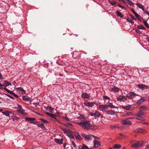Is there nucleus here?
<instances>
[{"instance_id":"1","label":"nucleus","mask_w":149,"mask_h":149,"mask_svg":"<svg viewBox=\"0 0 149 149\" xmlns=\"http://www.w3.org/2000/svg\"><path fill=\"white\" fill-rule=\"evenodd\" d=\"M136 119L143 120L145 119L144 116V112L143 111H139L138 113L136 115Z\"/></svg>"},{"instance_id":"2","label":"nucleus","mask_w":149,"mask_h":149,"mask_svg":"<svg viewBox=\"0 0 149 149\" xmlns=\"http://www.w3.org/2000/svg\"><path fill=\"white\" fill-rule=\"evenodd\" d=\"M77 124L83 128L84 127V116H81L77 118Z\"/></svg>"},{"instance_id":"3","label":"nucleus","mask_w":149,"mask_h":149,"mask_svg":"<svg viewBox=\"0 0 149 149\" xmlns=\"http://www.w3.org/2000/svg\"><path fill=\"white\" fill-rule=\"evenodd\" d=\"M77 124L83 128L84 127V116H81L77 118Z\"/></svg>"},{"instance_id":"4","label":"nucleus","mask_w":149,"mask_h":149,"mask_svg":"<svg viewBox=\"0 0 149 149\" xmlns=\"http://www.w3.org/2000/svg\"><path fill=\"white\" fill-rule=\"evenodd\" d=\"M126 95L127 98L132 100H133L135 97L136 98L137 97H140L138 95L133 92H130L128 93Z\"/></svg>"},{"instance_id":"5","label":"nucleus","mask_w":149,"mask_h":149,"mask_svg":"<svg viewBox=\"0 0 149 149\" xmlns=\"http://www.w3.org/2000/svg\"><path fill=\"white\" fill-rule=\"evenodd\" d=\"M144 145L143 141H137L135 143L132 145V147L134 148H135L137 147H141Z\"/></svg>"},{"instance_id":"6","label":"nucleus","mask_w":149,"mask_h":149,"mask_svg":"<svg viewBox=\"0 0 149 149\" xmlns=\"http://www.w3.org/2000/svg\"><path fill=\"white\" fill-rule=\"evenodd\" d=\"M98 108L99 110L103 112H106L109 109L107 105L103 104L99 105Z\"/></svg>"},{"instance_id":"7","label":"nucleus","mask_w":149,"mask_h":149,"mask_svg":"<svg viewBox=\"0 0 149 149\" xmlns=\"http://www.w3.org/2000/svg\"><path fill=\"white\" fill-rule=\"evenodd\" d=\"M17 106L18 108L17 111L18 112L22 114L26 115V113L24 112V110L22 109L21 106L18 104H17Z\"/></svg>"},{"instance_id":"8","label":"nucleus","mask_w":149,"mask_h":149,"mask_svg":"<svg viewBox=\"0 0 149 149\" xmlns=\"http://www.w3.org/2000/svg\"><path fill=\"white\" fill-rule=\"evenodd\" d=\"M117 100L118 101L125 102L127 100V99L125 96L120 95L117 98Z\"/></svg>"},{"instance_id":"9","label":"nucleus","mask_w":149,"mask_h":149,"mask_svg":"<svg viewBox=\"0 0 149 149\" xmlns=\"http://www.w3.org/2000/svg\"><path fill=\"white\" fill-rule=\"evenodd\" d=\"M120 89V88L115 86H114L110 88L109 91L113 93H118Z\"/></svg>"},{"instance_id":"10","label":"nucleus","mask_w":149,"mask_h":149,"mask_svg":"<svg viewBox=\"0 0 149 149\" xmlns=\"http://www.w3.org/2000/svg\"><path fill=\"white\" fill-rule=\"evenodd\" d=\"M25 120L31 123H36V118H33L26 117Z\"/></svg>"},{"instance_id":"11","label":"nucleus","mask_w":149,"mask_h":149,"mask_svg":"<svg viewBox=\"0 0 149 149\" xmlns=\"http://www.w3.org/2000/svg\"><path fill=\"white\" fill-rule=\"evenodd\" d=\"M110 127L111 130H124V127L122 126L118 127L117 126L114 125H111L110 126Z\"/></svg>"},{"instance_id":"12","label":"nucleus","mask_w":149,"mask_h":149,"mask_svg":"<svg viewBox=\"0 0 149 149\" xmlns=\"http://www.w3.org/2000/svg\"><path fill=\"white\" fill-rule=\"evenodd\" d=\"M92 126V124L89 121L84 122V129H89Z\"/></svg>"},{"instance_id":"13","label":"nucleus","mask_w":149,"mask_h":149,"mask_svg":"<svg viewBox=\"0 0 149 149\" xmlns=\"http://www.w3.org/2000/svg\"><path fill=\"white\" fill-rule=\"evenodd\" d=\"M90 113V116L95 117H99L100 115V113L97 111H95V112H91Z\"/></svg>"},{"instance_id":"14","label":"nucleus","mask_w":149,"mask_h":149,"mask_svg":"<svg viewBox=\"0 0 149 149\" xmlns=\"http://www.w3.org/2000/svg\"><path fill=\"white\" fill-rule=\"evenodd\" d=\"M64 133L67 134V135L70 138L73 139L74 138L73 132L71 131H64Z\"/></svg>"},{"instance_id":"15","label":"nucleus","mask_w":149,"mask_h":149,"mask_svg":"<svg viewBox=\"0 0 149 149\" xmlns=\"http://www.w3.org/2000/svg\"><path fill=\"white\" fill-rule=\"evenodd\" d=\"M17 89L20 94H24L25 93V91L22 87L18 88Z\"/></svg>"},{"instance_id":"16","label":"nucleus","mask_w":149,"mask_h":149,"mask_svg":"<svg viewBox=\"0 0 149 149\" xmlns=\"http://www.w3.org/2000/svg\"><path fill=\"white\" fill-rule=\"evenodd\" d=\"M93 142L94 144V146L95 148L97 147L100 145V142L96 140H94Z\"/></svg>"},{"instance_id":"17","label":"nucleus","mask_w":149,"mask_h":149,"mask_svg":"<svg viewBox=\"0 0 149 149\" xmlns=\"http://www.w3.org/2000/svg\"><path fill=\"white\" fill-rule=\"evenodd\" d=\"M137 86L139 88L142 90H144L148 87L146 85L143 84H138Z\"/></svg>"},{"instance_id":"18","label":"nucleus","mask_w":149,"mask_h":149,"mask_svg":"<svg viewBox=\"0 0 149 149\" xmlns=\"http://www.w3.org/2000/svg\"><path fill=\"white\" fill-rule=\"evenodd\" d=\"M22 99L23 100L31 102L32 101L31 98L26 95L23 96Z\"/></svg>"},{"instance_id":"19","label":"nucleus","mask_w":149,"mask_h":149,"mask_svg":"<svg viewBox=\"0 0 149 149\" xmlns=\"http://www.w3.org/2000/svg\"><path fill=\"white\" fill-rule=\"evenodd\" d=\"M84 105L88 107H92L93 106V104L92 102H84Z\"/></svg>"},{"instance_id":"20","label":"nucleus","mask_w":149,"mask_h":149,"mask_svg":"<svg viewBox=\"0 0 149 149\" xmlns=\"http://www.w3.org/2000/svg\"><path fill=\"white\" fill-rule=\"evenodd\" d=\"M2 113L6 116H9V115L10 114H13V113L12 112L9 111H6L2 112Z\"/></svg>"},{"instance_id":"21","label":"nucleus","mask_w":149,"mask_h":149,"mask_svg":"<svg viewBox=\"0 0 149 149\" xmlns=\"http://www.w3.org/2000/svg\"><path fill=\"white\" fill-rule=\"evenodd\" d=\"M91 134H84V139L86 141H88L91 139Z\"/></svg>"},{"instance_id":"22","label":"nucleus","mask_w":149,"mask_h":149,"mask_svg":"<svg viewBox=\"0 0 149 149\" xmlns=\"http://www.w3.org/2000/svg\"><path fill=\"white\" fill-rule=\"evenodd\" d=\"M127 120H122V124L123 125H130L132 123L131 121Z\"/></svg>"},{"instance_id":"23","label":"nucleus","mask_w":149,"mask_h":149,"mask_svg":"<svg viewBox=\"0 0 149 149\" xmlns=\"http://www.w3.org/2000/svg\"><path fill=\"white\" fill-rule=\"evenodd\" d=\"M11 85V83L8 81H5L3 82V86L7 87V86H10Z\"/></svg>"},{"instance_id":"24","label":"nucleus","mask_w":149,"mask_h":149,"mask_svg":"<svg viewBox=\"0 0 149 149\" xmlns=\"http://www.w3.org/2000/svg\"><path fill=\"white\" fill-rule=\"evenodd\" d=\"M122 108L123 109L126 110H131L132 109V106L130 105H129L128 106H123Z\"/></svg>"},{"instance_id":"25","label":"nucleus","mask_w":149,"mask_h":149,"mask_svg":"<svg viewBox=\"0 0 149 149\" xmlns=\"http://www.w3.org/2000/svg\"><path fill=\"white\" fill-rule=\"evenodd\" d=\"M46 114L50 117L56 120V115H55L50 113L49 112H47Z\"/></svg>"},{"instance_id":"26","label":"nucleus","mask_w":149,"mask_h":149,"mask_svg":"<svg viewBox=\"0 0 149 149\" xmlns=\"http://www.w3.org/2000/svg\"><path fill=\"white\" fill-rule=\"evenodd\" d=\"M136 5L139 8L142 9L143 10H144V7L143 5L139 3H137Z\"/></svg>"},{"instance_id":"27","label":"nucleus","mask_w":149,"mask_h":149,"mask_svg":"<svg viewBox=\"0 0 149 149\" xmlns=\"http://www.w3.org/2000/svg\"><path fill=\"white\" fill-rule=\"evenodd\" d=\"M55 141L58 144L63 143V140L62 139H60L55 138Z\"/></svg>"},{"instance_id":"28","label":"nucleus","mask_w":149,"mask_h":149,"mask_svg":"<svg viewBox=\"0 0 149 149\" xmlns=\"http://www.w3.org/2000/svg\"><path fill=\"white\" fill-rule=\"evenodd\" d=\"M91 97L90 93H84V98L88 99L90 98Z\"/></svg>"},{"instance_id":"29","label":"nucleus","mask_w":149,"mask_h":149,"mask_svg":"<svg viewBox=\"0 0 149 149\" xmlns=\"http://www.w3.org/2000/svg\"><path fill=\"white\" fill-rule=\"evenodd\" d=\"M116 15L118 17H120V18H122L123 17V15L122 14V13L119 11H117L116 12Z\"/></svg>"},{"instance_id":"30","label":"nucleus","mask_w":149,"mask_h":149,"mask_svg":"<svg viewBox=\"0 0 149 149\" xmlns=\"http://www.w3.org/2000/svg\"><path fill=\"white\" fill-rule=\"evenodd\" d=\"M121 147V145L116 144L113 146V148L116 149H119Z\"/></svg>"},{"instance_id":"31","label":"nucleus","mask_w":149,"mask_h":149,"mask_svg":"<svg viewBox=\"0 0 149 149\" xmlns=\"http://www.w3.org/2000/svg\"><path fill=\"white\" fill-rule=\"evenodd\" d=\"M133 115V114L131 112H128L124 114L125 116H130Z\"/></svg>"},{"instance_id":"32","label":"nucleus","mask_w":149,"mask_h":149,"mask_svg":"<svg viewBox=\"0 0 149 149\" xmlns=\"http://www.w3.org/2000/svg\"><path fill=\"white\" fill-rule=\"evenodd\" d=\"M137 28L139 29H142L143 30L146 29V28L142 25L138 26Z\"/></svg>"},{"instance_id":"33","label":"nucleus","mask_w":149,"mask_h":149,"mask_svg":"<svg viewBox=\"0 0 149 149\" xmlns=\"http://www.w3.org/2000/svg\"><path fill=\"white\" fill-rule=\"evenodd\" d=\"M38 126L43 130H45L46 129L43 123L39 124L38 125Z\"/></svg>"},{"instance_id":"34","label":"nucleus","mask_w":149,"mask_h":149,"mask_svg":"<svg viewBox=\"0 0 149 149\" xmlns=\"http://www.w3.org/2000/svg\"><path fill=\"white\" fill-rule=\"evenodd\" d=\"M146 109V107L144 106H141L140 107L139 111H143L145 110Z\"/></svg>"},{"instance_id":"35","label":"nucleus","mask_w":149,"mask_h":149,"mask_svg":"<svg viewBox=\"0 0 149 149\" xmlns=\"http://www.w3.org/2000/svg\"><path fill=\"white\" fill-rule=\"evenodd\" d=\"M3 89L5 91L7 92L8 93L11 94L12 95V94H13V92L10 91V90H8V89L7 88H6V87L3 88Z\"/></svg>"},{"instance_id":"36","label":"nucleus","mask_w":149,"mask_h":149,"mask_svg":"<svg viewBox=\"0 0 149 149\" xmlns=\"http://www.w3.org/2000/svg\"><path fill=\"white\" fill-rule=\"evenodd\" d=\"M107 106H108V107H109L112 108H116V107L114 106L113 105V103H109V104H107Z\"/></svg>"},{"instance_id":"37","label":"nucleus","mask_w":149,"mask_h":149,"mask_svg":"<svg viewBox=\"0 0 149 149\" xmlns=\"http://www.w3.org/2000/svg\"><path fill=\"white\" fill-rule=\"evenodd\" d=\"M107 111V113L109 115H113L114 114V112L112 111L108 110Z\"/></svg>"},{"instance_id":"38","label":"nucleus","mask_w":149,"mask_h":149,"mask_svg":"<svg viewBox=\"0 0 149 149\" xmlns=\"http://www.w3.org/2000/svg\"><path fill=\"white\" fill-rule=\"evenodd\" d=\"M40 120L41 122L44 124H47L48 123V122L47 121L44 119L40 118Z\"/></svg>"},{"instance_id":"39","label":"nucleus","mask_w":149,"mask_h":149,"mask_svg":"<svg viewBox=\"0 0 149 149\" xmlns=\"http://www.w3.org/2000/svg\"><path fill=\"white\" fill-rule=\"evenodd\" d=\"M143 22L145 26L148 28H149V25L147 22L146 21H144Z\"/></svg>"},{"instance_id":"40","label":"nucleus","mask_w":149,"mask_h":149,"mask_svg":"<svg viewBox=\"0 0 149 149\" xmlns=\"http://www.w3.org/2000/svg\"><path fill=\"white\" fill-rule=\"evenodd\" d=\"M127 22H129L130 23L132 24H134V22L132 19H130L129 18H127Z\"/></svg>"},{"instance_id":"41","label":"nucleus","mask_w":149,"mask_h":149,"mask_svg":"<svg viewBox=\"0 0 149 149\" xmlns=\"http://www.w3.org/2000/svg\"><path fill=\"white\" fill-rule=\"evenodd\" d=\"M103 97L104 99L105 100H110V98L107 96H106V95L103 96Z\"/></svg>"},{"instance_id":"42","label":"nucleus","mask_w":149,"mask_h":149,"mask_svg":"<svg viewBox=\"0 0 149 149\" xmlns=\"http://www.w3.org/2000/svg\"><path fill=\"white\" fill-rule=\"evenodd\" d=\"M48 109L49 110V111L50 112H52L54 110V108L50 107H48Z\"/></svg>"},{"instance_id":"43","label":"nucleus","mask_w":149,"mask_h":149,"mask_svg":"<svg viewBox=\"0 0 149 149\" xmlns=\"http://www.w3.org/2000/svg\"><path fill=\"white\" fill-rule=\"evenodd\" d=\"M136 18L139 20H140V19L139 18V15L136 13V12L134 14Z\"/></svg>"},{"instance_id":"44","label":"nucleus","mask_w":149,"mask_h":149,"mask_svg":"<svg viewBox=\"0 0 149 149\" xmlns=\"http://www.w3.org/2000/svg\"><path fill=\"white\" fill-rule=\"evenodd\" d=\"M143 102L142 101V100L141 99V98H140L137 102L136 103L138 104H141L142 103H143Z\"/></svg>"},{"instance_id":"45","label":"nucleus","mask_w":149,"mask_h":149,"mask_svg":"<svg viewBox=\"0 0 149 149\" xmlns=\"http://www.w3.org/2000/svg\"><path fill=\"white\" fill-rule=\"evenodd\" d=\"M128 2V3L129 5H130V6H132L134 4V3L132 2H131V1L130 0H126Z\"/></svg>"},{"instance_id":"46","label":"nucleus","mask_w":149,"mask_h":149,"mask_svg":"<svg viewBox=\"0 0 149 149\" xmlns=\"http://www.w3.org/2000/svg\"><path fill=\"white\" fill-rule=\"evenodd\" d=\"M140 98L143 102L146 101L147 100V98L146 97H142Z\"/></svg>"},{"instance_id":"47","label":"nucleus","mask_w":149,"mask_h":149,"mask_svg":"<svg viewBox=\"0 0 149 149\" xmlns=\"http://www.w3.org/2000/svg\"><path fill=\"white\" fill-rule=\"evenodd\" d=\"M135 31H136V32L139 33V34H141L142 33V31H140L138 29H136V30H135Z\"/></svg>"},{"instance_id":"48","label":"nucleus","mask_w":149,"mask_h":149,"mask_svg":"<svg viewBox=\"0 0 149 149\" xmlns=\"http://www.w3.org/2000/svg\"><path fill=\"white\" fill-rule=\"evenodd\" d=\"M13 120L14 121L16 120H17L18 119V118L17 117H16V116H14L13 117Z\"/></svg>"},{"instance_id":"49","label":"nucleus","mask_w":149,"mask_h":149,"mask_svg":"<svg viewBox=\"0 0 149 149\" xmlns=\"http://www.w3.org/2000/svg\"><path fill=\"white\" fill-rule=\"evenodd\" d=\"M77 53H78V52H73V56L74 58H76V57L77 56H75V55L77 54Z\"/></svg>"},{"instance_id":"50","label":"nucleus","mask_w":149,"mask_h":149,"mask_svg":"<svg viewBox=\"0 0 149 149\" xmlns=\"http://www.w3.org/2000/svg\"><path fill=\"white\" fill-rule=\"evenodd\" d=\"M72 145L75 148H77V146L75 143L73 141H72Z\"/></svg>"},{"instance_id":"51","label":"nucleus","mask_w":149,"mask_h":149,"mask_svg":"<svg viewBox=\"0 0 149 149\" xmlns=\"http://www.w3.org/2000/svg\"><path fill=\"white\" fill-rule=\"evenodd\" d=\"M76 138L77 139H79L80 140H81L82 139V138L79 135H78V136H76Z\"/></svg>"},{"instance_id":"52","label":"nucleus","mask_w":149,"mask_h":149,"mask_svg":"<svg viewBox=\"0 0 149 149\" xmlns=\"http://www.w3.org/2000/svg\"><path fill=\"white\" fill-rule=\"evenodd\" d=\"M64 119L68 121H69L70 120L67 117H64Z\"/></svg>"},{"instance_id":"53","label":"nucleus","mask_w":149,"mask_h":149,"mask_svg":"<svg viewBox=\"0 0 149 149\" xmlns=\"http://www.w3.org/2000/svg\"><path fill=\"white\" fill-rule=\"evenodd\" d=\"M91 136L94 138L95 139H99V138L97 136H95L93 135H91Z\"/></svg>"},{"instance_id":"54","label":"nucleus","mask_w":149,"mask_h":149,"mask_svg":"<svg viewBox=\"0 0 149 149\" xmlns=\"http://www.w3.org/2000/svg\"><path fill=\"white\" fill-rule=\"evenodd\" d=\"M5 95H6L7 97H8L11 98V99H13V97H12V96L8 95V94H5Z\"/></svg>"},{"instance_id":"55","label":"nucleus","mask_w":149,"mask_h":149,"mask_svg":"<svg viewBox=\"0 0 149 149\" xmlns=\"http://www.w3.org/2000/svg\"><path fill=\"white\" fill-rule=\"evenodd\" d=\"M83 146H81L79 147V149H84V144H83Z\"/></svg>"},{"instance_id":"56","label":"nucleus","mask_w":149,"mask_h":149,"mask_svg":"<svg viewBox=\"0 0 149 149\" xmlns=\"http://www.w3.org/2000/svg\"><path fill=\"white\" fill-rule=\"evenodd\" d=\"M145 13L147 15H149V12L148 11H147L146 10H143Z\"/></svg>"},{"instance_id":"57","label":"nucleus","mask_w":149,"mask_h":149,"mask_svg":"<svg viewBox=\"0 0 149 149\" xmlns=\"http://www.w3.org/2000/svg\"><path fill=\"white\" fill-rule=\"evenodd\" d=\"M15 97H16L17 98H18V96L16 94L14 93H13V94H12Z\"/></svg>"},{"instance_id":"58","label":"nucleus","mask_w":149,"mask_h":149,"mask_svg":"<svg viewBox=\"0 0 149 149\" xmlns=\"http://www.w3.org/2000/svg\"><path fill=\"white\" fill-rule=\"evenodd\" d=\"M110 3L112 5H114L116 4V3L115 2H112L111 1L110 2Z\"/></svg>"},{"instance_id":"59","label":"nucleus","mask_w":149,"mask_h":149,"mask_svg":"<svg viewBox=\"0 0 149 149\" xmlns=\"http://www.w3.org/2000/svg\"><path fill=\"white\" fill-rule=\"evenodd\" d=\"M118 6H119V7L120 8H122V9L125 8H124L123 6H122L121 5H120V4H119L118 5Z\"/></svg>"},{"instance_id":"60","label":"nucleus","mask_w":149,"mask_h":149,"mask_svg":"<svg viewBox=\"0 0 149 149\" xmlns=\"http://www.w3.org/2000/svg\"><path fill=\"white\" fill-rule=\"evenodd\" d=\"M84 149H91L89 148L88 146L84 145Z\"/></svg>"},{"instance_id":"61","label":"nucleus","mask_w":149,"mask_h":149,"mask_svg":"<svg viewBox=\"0 0 149 149\" xmlns=\"http://www.w3.org/2000/svg\"><path fill=\"white\" fill-rule=\"evenodd\" d=\"M137 130L139 131V130H144L142 129L141 128H139L137 129Z\"/></svg>"},{"instance_id":"62","label":"nucleus","mask_w":149,"mask_h":149,"mask_svg":"<svg viewBox=\"0 0 149 149\" xmlns=\"http://www.w3.org/2000/svg\"><path fill=\"white\" fill-rule=\"evenodd\" d=\"M145 149H149V144L145 148Z\"/></svg>"},{"instance_id":"63","label":"nucleus","mask_w":149,"mask_h":149,"mask_svg":"<svg viewBox=\"0 0 149 149\" xmlns=\"http://www.w3.org/2000/svg\"><path fill=\"white\" fill-rule=\"evenodd\" d=\"M131 10L134 14L136 12L133 9H131Z\"/></svg>"},{"instance_id":"64","label":"nucleus","mask_w":149,"mask_h":149,"mask_svg":"<svg viewBox=\"0 0 149 149\" xmlns=\"http://www.w3.org/2000/svg\"><path fill=\"white\" fill-rule=\"evenodd\" d=\"M3 78V77L1 73L0 74V79H1Z\"/></svg>"}]
</instances>
